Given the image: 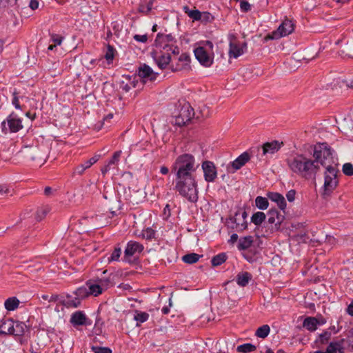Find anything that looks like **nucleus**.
<instances>
[{"label":"nucleus","mask_w":353,"mask_h":353,"mask_svg":"<svg viewBox=\"0 0 353 353\" xmlns=\"http://www.w3.org/2000/svg\"><path fill=\"white\" fill-rule=\"evenodd\" d=\"M199 165L194 157L190 154L179 156L172 167L176 175L175 190L189 201L195 203L198 200L196 172Z\"/></svg>","instance_id":"nucleus-1"},{"label":"nucleus","mask_w":353,"mask_h":353,"mask_svg":"<svg viewBox=\"0 0 353 353\" xmlns=\"http://www.w3.org/2000/svg\"><path fill=\"white\" fill-rule=\"evenodd\" d=\"M290 169L301 178L315 180L321 168L313 159L304 154H296L288 161Z\"/></svg>","instance_id":"nucleus-2"},{"label":"nucleus","mask_w":353,"mask_h":353,"mask_svg":"<svg viewBox=\"0 0 353 353\" xmlns=\"http://www.w3.org/2000/svg\"><path fill=\"white\" fill-rule=\"evenodd\" d=\"M313 158L320 168L321 165L327 169L338 165L335 152L327 143H319L314 145Z\"/></svg>","instance_id":"nucleus-3"},{"label":"nucleus","mask_w":353,"mask_h":353,"mask_svg":"<svg viewBox=\"0 0 353 353\" xmlns=\"http://www.w3.org/2000/svg\"><path fill=\"white\" fill-rule=\"evenodd\" d=\"M198 61L204 67H210L214 62V45L210 41H201L194 50Z\"/></svg>","instance_id":"nucleus-4"},{"label":"nucleus","mask_w":353,"mask_h":353,"mask_svg":"<svg viewBox=\"0 0 353 353\" xmlns=\"http://www.w3.org/2000/svg\"><path fill=\"white\" fill-rule=\"evenodd\" d=\"M247 216L248 214L245 210H238L234 216L227 219L226 225L229 228L237 232H241L248 228Z\"/></svg>","instance_id":"nucleus-5"},{"label":"nucleus","mask_w":353,"mask_h":353,"mask_svg":"<svg viewBox=\"0 0 353 353\" xmlns=\"http://www.w3.org/2000/svg\"><path fill=\"white\" fill-rule=\"evenodd\" d=\"M294 27L295 24L294 21L286 18L282 21L276 30L267 34L264 39L266 41L268 40H276L281 37L288 36L294 31Z\"/></svg>","instance_id":"nucleus-6"},{"label":"nucleus","mask_w":353,"mask_h":353,"mask_svg":"<svg viewBox=\"0 0 353 353\" xmlns=\"http://www.w3.org/2000/svg\"><path fill=\"white\" fill-rule=\"evenodd\" d=\"M338 169L336 167L325 169L324 173L323 197L328 196L338 185Z\"/></svg>","instance_id":"nucleus-7"},{"label":"nucleus","mask_w":353,"mask_h":353,"mask_svg":"<svg viewBox=\"0 0 353 353\" xmlns=\"http://www.w3.org/2000/svg\"><path fill=\"white\" fill-rule=\"evenodd\" d=\"M22 120L14 112L10 114L1 124V131L4 134L17 133L23 128Z\"/></svg>","instance_id":"nucleus-8"},{"label":"nucleus","mask_w":353,"mask_h":353,"mask_svg":"<svg viewBox=\"0 0 353 353\" xmlns=\"http://www.w3.org/2000/svg\"><path fill=\"white\" fill-rule=\"evenodd\" d=\"M194 115V109L190 103H184L179 111L178 114L172 119V124L181 127L191 121Z\"/></svg>","instance_id":"nucleus-9"},{"label":"nucleus","mask_w":353,"mask_h":353,"mask_svg":"<svg viewBox=\"0 0 353 353\" xmlns=\"http://www.w3.org/2000/svg\"><path fill=\"white\" fill-rule=\"evenodd\" d=\"M229 39L228 56L230 58L237 59L246 52L248 48L246 42L241 43L234 34H230Z\"/></svg>","instance_id":"nucleus-10"},{"label":"nucleus","mask_w":353,"mask_h":353,"mask_svg":"<svg viewBox=\"0 0 353 353\" xmlns=\"http://www.w3.org/2000/svg\"><path fill=\"white\" fill-rule=\"evenodd\" d=\"M138 76L142 79L143 83L148 81H154L156 80L157 73L154 72L153 70L148 65H141L137 70Z\"/></svg>","instance_id":"nucleus-11"},{"label":"nucleus","mask_w":353,"mask_h":353,"mask_svg":"<svg viewBox=\"0 0 353 353\" xmlns=\"http://www.w3.org/2000/svg\"><path fill=\"white\" fill-rule=\"evenodd\" d=\"M204 179L207 182H213L217 176V172L213 162L205 161L202 163Z\"/></svg>","instance_id":"nucleus-12"},{"label":"nucleus","mask_w":353,"mask_h":353,"mask_svg":"<svg viewBox=\"0 0 353 353\" xmlns=\"http://www.w3.org/2000/svg\"><path fill=\"white\" fill-rule=\"evenodd\" d=\"M70 322L74 327L79 325H90L92 321L87 318L83 311H77L74 312L70 317Z\"/></svg>","instance_id":"nucleus-13"},{"label":"nucleus","mask_w":353,"mask_h":353,"mask_svg":"<svg viewBox=\"0 0 353 353\" xmlns=\"http://www.w3.org/2000/svg\"><path fill=\"white\" fill-rule=\"evenodd\" d=\"M143 245L139 242L130 241L124 251V257L128 259L137 253H141L143 250Z\"/></svg>","instance_id":"nucleus-14"},{"label":"nucleus","mask_w":353,"mask_h":353,"mask_svg":"<svg viewBox=\"0 0 353 353\" xmlns=\"http://www.w3.org/2000/svg\"><path fill=\"white\" fill-rule=\"evenodd\" d=\"M174 41V37L171 34H164L158 33L155 39V45L157 47L165 50Z\"/></svg>","instance_id":"nucleus-15"},{"label":"nucleus","mask_w":353,"mask_h":353,"mask_svg":"<svg viewBox=\"0 0 353 353\" xmlns=\"http://www.w3.org/2000/svg\"><path fill=\"white\" fill-rule=\"evenodd\" d=\"M100 154H95L93 157L90 158L89 160L85 161L83 163H81L77 165L74 170V174L81 175L83 174L85 170L90 168L93 164L97 163L100 159Z\"/></svg>","instance_id":"nucleus-16"},{"label":"nucleus","mask_w":353,"mask_h":353,"mask_svg":"<svg viewBox=\"0 0 353 353\" xmlns=\"http://www.w3.org/2000/svg\"><path fill=\"white\" fill-rule=\"evenodd\" d=\"M268 223L274 224L275 228L278 229L283 221L284 216L281 214L276 209H271L268 212Z\"/></svg>","instance_id":"nucleus-17"},{"label":"nucleus","mask_w":353,"mask_h":353,"mask_svg":"<svg viewBox=\"0 0 353 353\" xmlns=\"http://www.w3.org/2000/svg\"><path fill=\"white\" fill-rule=\"evenodd\" d=\"M268 198L273 202H275L280 210L285 211L286 208V201L284 196L279 193L274 192H269L267 194Z\"/></svg>","instance_id":"nucleus-18"},{"label":"nucleus","mask_w":353,"mask_h":353,"mask_svg":"<svg viewBox=\"0 0 353 353\" xmlns=\"http://www.w3.org/2000/svg\"><path fill=\"white\" fill-rule=\"evenodd\" d=\"M250 159V156L248 152H245L242 153L231 163L232 168L234 170L232 172H234L235 171L242 168L247 162L249 161Z\"/></svg>","instance_id":"nucleus-19"},{"label":"nucleus","mask_w":353,"mask_h":353,"mask_svg":"<svg viewBox=\"0 0 353 353\" xmlns=\"http://www.w3.org/2000/svg\"><path fill=\"white\" fill-rule=\"evenodd\" d=\"M60 303L68 308H76L80 305L81 301H79V298L67 294L65 297L61 298Z\"/></svg>","instance_id":"nucleus-20"},{"label":"nucleus","mask_w":353,"mask_h":353,"mask_svg":"<svg viewBox=\"0 0 353 353\" xmlns=\"http://www.w3.org/2000/svg\"><path fill=\"white\" fill-rule=\"evenodd\" d=\"M283 143H279L278 141H273L272 142H267L263 145V154H274L281 148Z\"/></svg>","instance_id":"nucleus-21"},{"label":"nucleus","mask_w":353,"mask_h":353,"mask_svg":"<svg viewBox=\"0 0 353 353\" xmlns=\"http://www.w3.org/2000/svg\"><path fill=\"white\" fill-rule=\"evenodd\" d=\"M14 321L10 319H2L0 321V333L12 334Z\"/></svg>","instance_id":"nucleus-22"},{"label":"nucleus","mask_w":353,"mask_h":353,"mask_svg":"<svg viewBox=\"0 0 353 353\" xmlns=\"http://www.w3.org/2000/svg\"><path fill=\"white\" fill-rule=\"evenodd\" d=\"M154 59L161 69H165L171 61L170 52H163L159 57H154Z\"/></svg>","instance_id":"nucleus-23"},{"label":"nucleus","mask_w":353,"mask_h":353,"mask_svg":"<svg viewBox=\"0 0 353 353\" xmlns=\"http://www.w3.org/2000/svg\"><path fill=\"white\" fill-rule=\"evenodd\" d=\"M190 61V56L186 53H183L178 58V63L175 68L172 67V70L173 71H180L185 69L189 65Z\"/></svg>","instance_id":"nucleus-24"},{"label":"nucleus","mask_w":353,"mask_h":353,"mask_svg":"<svg viewBox=\"0 0 353 353\" xmlns=\"http://www.w3.org/2000/svg\"><path fill=\"white\" fill-rule=\"evenodd\" d=\"M30 158L41 166L46 162V155L39 149L34 148L32 150Z\"/></svg>","instance_id":"nucleus-25"},{"label":"nucleus","mask_w":353,"mask_h":353,"mask_svg":"<svg viewBox=\"0 0 353 353\" xmlns=\"http://www.w3.org/2000/svg\"><path fill=\"white\" fill-rule=\"evenodd\" d=\"M254 242L253 236H246L239 239L237 248L239 250H245L251 248Z\"/></svg>","instance_id":"nucleus-26"},{"label":"nucleus","mask_w":353,"mask_h":353,"mask_svg":"<svg viewBox=\"0 0 353 353\" xmlns=\"http://www.w3.org/2000/svg\"><path fill=\"white\" fill-rule=\"evenodd\" d=\"M252 279V274L248 272H241L236 276V283L241 287L246 286Z\"/></svg>","instance_id":"nucleus-27"},{"label":"nucleus","mask_w":353,"mask_h":353,"mask_svg":"<svg viewBox=\"0 0 353 353\" xmlns=\"http://www.w3.org/2000/svg\"><path fill=\"white\" fill-rule=\"evenodd\" d=\"M319 323V321L315 317L309 316L304 319L303 326L307 330L313 332L317 329V325Z\"/></svg>","instance_id":"nucleus-28"},{"label":"nucleus","mask_w":353,"mask_h":353,"mask_svg":"<svg viewBox=\"0 0 353 353\" xmlns=\"http://www.w3.org/2000/svg\"><path fill=\"white\" fill-rule=\"evenodd\" d=\"M19 304H20L19 300L15 296L10 297V298L7 299L4 302L5 308L8 311L15 310L17 308H18Z\"/></svg>","instance_id":"nucleus-29"},{"label":"nucleus","mask_w":353,"mask_h":353,"mask_svg":"<svg viewBox=\"0 0 353 353\" xmlns=\"http://www.w3.org/2000/svg\"><path fill=\"white\" fill-rule=\"evenodd\" d=\"M183 11L190 18L192 19L194 21H200L202 19V12L199 10H190L188 6H185L183 7Z\"/></svg>","instance_id":"nucleus-30"},{"label":"nucleus","mask_w":353,"mask_h":353,"mask_svg":"<svg viewBox=\"0 0 353 353\" xmlns=\"http://www.w3.org/2000/svg\"><path fill=\"white\" fill-rule=\"evenodd\" d=\"M86 285L88 286L89 295L92 294L97 296L103 292L102 287L98 283H92L90 281H88L86 283Z\"/></svg>","instance_id":"nucleus-31"},{"label":"nucleus","mask_w":353,"mask_h":353,"mask_svg":"<svg viewBox=\"0 0 353 353\" xmlns=\"http://www.w3.org/2000/svg\"><path fill=\"white\" fill-rule=\"evenodd\" d=\"M149 319V314L145 312L135 311L134 320L137 321V326H140L141 323L147 321Z\"/></svg>","instance_id":"nucleus-32"},{"label":"nucleus","mask_w":353,"mask_h":353,"mask_svg":"<svg viewBox=\"0 0 353 353\" xmlns=\"http://www.w3.org/2000/svg\"><path fill=\"white\" fill-rule=\"evenodd\" d=\"M266 218V215L264 212H256L254 213L251 217V222L255 225H260Z\"/></svg>","instance_id":"nucleus-33"},{"label":"nucleus","mask_w":353,"mask_h":353,"mask_svg":"<svg viewBox=\"0 0 353 353\" xmlns=\"http://www.w3.org/2000/svg\"><path fill=\"white\" fill-rule=\"evenodd\" d=\"M26 325L23 322L14 321L12 335L21 336L24 334Z\"/></svg>","instance_id":"nucleus-34"},{"label":"nucleus","mask_w":353,"mask_h":353,"mask_svg":"<svg viewBox=\"0 0 353 353\" xmlns=\"http://www.w3.org/2000/svg\"><path fill=\"white\" fill-rule=\"evenodd\" d=\"M268 198L263 197L261 196H258L255 199V205L259 209L262 210H265L268 208L269 202Z\"/></svg>","instance_id":"nucleus-35"},{"label":"nucleus","mask_w":353,"mask_h":353,"mask_svg":"<svg viewBox=\"0 0 353 353\" xmlns=\"http://www.w3.org/2000/svg\"><path fill=\"white\" fill-rule=\"evenodd\" d=\"M201 256L196 253H190L182 257V261L188 264H193L199 261Z\"/></svg>","instance_id":"nucleus-36"},{"label":"nucleus","mask_w":353,"mask_h":353,"mask_svg":"<svg viewBox=\"0 0 353 353\" xmlns=\"http://www.w3.org/2000/svg\"><path fill=\"white\" fill-rule=\"evenodd\" d=\"M327 353H343V350L339 343H330L326 349Z\"/></svg>","instance_id":"nucleus-37"},{"label":"nucleus","mask_w":353,"mask_h":353,"mask_svg":"<svg viewBox=\"0 0 353 353\" xmlns=\"http://www.w3.org/2000/svg\"><path fill=\"white\" fill-rule=\"evenodd\" d=\"M227 259V255L225 253H220L216 256H214L212 259V266H219L223 263Z\"/></svg>","instance_id":"nucleus-38"},{"label":"nucleus","mask_w":353,"mask_h":353,"mask_svg":"<svg viewBox=\"0 0 353 353\" xmlns=\"http://www.w3.org/2000/svg\"><path fill=\"white\" fill-rule=\"evenodd\" d=\"M256 349V346L252 343H244L237 347L236 350L239 352L242 353H250L255 351Z\"/></svg>","instance_id":"nucleus-39"},{"label":"nucleus","mask_w":353,"mask_h":353,"mask_svg":"<svg viewBox=\"0 0 353 353\" xmlns=\"http://www.w3.org/2000/svg\"><path fill=\"white\" fill-rule=\"evenodd\" d=\"M331 337V333L327 331H325L322 334H319V338L315 341L317 346L320 345L325 344L328 342Z\"/></svg>","instance_id":"nucleus-40"},{"label":"nucleus","mask_w":353,"mask_h":353,"mask_svg":"<svg viewBox=\"0 0 353 353\" xmlns=\"http://www.w3.org/2000/svg\"><path fill=\"white\" fill-rule=\"evenodd\" d=\"M121 153H122L121 150L115 152L113 154L111 159L108 162L107 164L110 165V167L112 169L116 168V166L117 165V164L119 163V162L120 161V157H121Z\"/></svg>","instance_id":"nucleus-41"},{"label":"nucleus","mask_w":353,"mask_h":353,"mask_svg":"<svg viewBox=\"0 0 353 353\" xmlns=\"http://www.w3.org/2000/svg\"><path fill=\"white\" fill-rule=\"evenodd\" d=\"M270 328L268 325H263L259 327L256 331V335L259 337L264 339L267 337L270 333Z\"/></svg>","instance_id":"nucleus-42"},{"label":"nucleus","mask_w":353,"mask_h":353,"mask_svg":"<svg viewBox=\"0 0 353 353\" xmlns=\"http://www.w3.org/2000/svg\"><path fill=\"white\" fill-rule=\"evenodd\" d=\"M75 296L79 298V301L89 296L88 289L83 286L77 288L74 292Z\"/></svg>","instance_id":"nucleus-43"},{"label":"nucleus","mask_w":353,"mask_h":353,"mask_svg":"<svg viewBox=\"0 0 353 353\" xmlns=\"http://www.w3.org/2000/svg\"><path fill=\"white\" fill-rule=\"evenodd\" d=\"M121 254V248L119 246L115 247L114 250L110 254V256L108 257V262L112 261H118L119 260V258Z\"/></svg>","instance_id":"nucleus-44"},{"label":"nucleus","mask_w":353,"mask_h":353,"mask_svg":"<svg viewBox=\"0 0 353 353\" xmlns=\"http://www.w3.org/2000/svg\"><path fill=\"white\" fill-rule=\"evenodd\" d=\"M153 8V0H149L148 3L145 4L142 3L140 5L139 10L141 12H143L145 14H148Z\"/></svg>","instance_id":"nucleus-45"},{"label":"nucleus","mask_w":353,"mask_h":353,"mask_svg":"<svg viewBox=\"0 0 353 353\" xmlns=\"http://www.w3.org/2000/svg\"><path fill=\"white\" fill-rule=\"evenodd\" d=\"M114 52H115L114 48L112 46L108 45L107 50L105 52L104 57L108 61V63L112 62V60L114 59Z\"/></svg>","instance_id":"nucleus-46"},{"label":"nucleus","mask_w":353,"mask_h":353,"mask_svg":"<svg viewBox=\"0 0 353 353\" xmlns=\"http://www.w3.org/2000/svg\"><path fill=\"white\" fill-rule=\"evenodd\" d=\"M142 236L147 240H151L155 236V231L150 228H148L143 230Z\"/></svg>","instance_id":"nucleus-47"},{"label":"nucleus","mask_w":353,"mask_h":353,"mask_svg":"<svg viewBox=\"0 0 353 353\" xmlns=\"http://www.w3.org/2000/svg\"><path fill=\"white\" fill-rule=\"evenodd\" d=\"M91 350L94 353H112V350L108 347L92 345Z\"/></svg>","instance_id":"nucleus-48"},{"label":"nucleus","mask_w":353,"mask_h":353,"mask_svg":"<svg viewBox=\"0 0 353 353\" xmlns=\"http://www.w3.org/2000/svg\"><path fill=\"white\" fill-rule=\"evenodd\" d=\"M343 172L347 176L353 175V165L350 163H346L343 165Z\"/></svg>","instance_id":"nucleus-49"},{"label":"nucleus","mask_w":353,"mask_h":353,"mask_svg":"<svg viewBox=\"0 0 353 353\" xmlns=\"http://www.w3.org/2000/svg\"><path fill=\"white\" fill-rule=\"evenodd\" d=\"M48 212V208H41L38 210L36 213V219L39 221H41L46 216Z\"/></svg>","instance_id":"nucleus-50"},{"label":"nucleus","mask_w":353,"mask_h":353,"mask_svg":"<svg viewBox=\"0 0 353 353\" xmlns=\"http://www.w3.org/2000/svg\"><path fill=\"white\" fill-rule=\"evenodd\" d=\"M132 87H135V85L131 81H129L128 83L121 81L120 83V88L125 92H129Z\"/></svg>","instance_id":"nucleus-51"},{"label":"nucleus","mask_w":353,"mask_h":353,"mask_svg":"<svg viewBox=\"0 0 353 353\" xmlns=\"http://www.w3.org/2000/svg\"><path fill=\"white\" fill-rule=\"evenodd\" d=\"M169 47H168L167 49L164 50L166 52H171L172 54H179V48L176 46H174L172 43H170L169 46Z\"/></svg>","instance_id":"nucleus-52"},{"label":"nucleus","mask_w":353,"mask_h":353,"mask_svg":"<svg viewBox=\"0 0 353 353\" xmlns=\"http://www.w3.org/2000/svg\"><path fill=\"white\" fill-rule=\"evenodd\" d=\"M240 9L243 12H247L251 10L250 4L246 1H241L240 2Z\"/></svg>","instance_id":"nucleus-53"},{"label":"nucleus","mask_w":353,"mask_h":353,"mask_svg":"<svg viewBox=\"0 0 353 353\" xmlns=\"http://www.w3.org/2000/svg\"><path fill=\"white\" fill-rule=\"evenodd\" d=\"M99 285H101L103 291L106 290L110 283V279H100L97 281Z\"/></svg>","instance_id":"nucleus-54"},{"label":"nucleus","mask_w":353,"mask_h":353,"mask_svg":"<svg viewBox=\"0 0 353 353\" xmlns=\"http://www.w3.org/2000/svg\"><path fill=\"white\" fill-rule=\"evenodd\" d=\"M296 192L295 190H290L286 194V198L289 202H293L295 200Z\"/></svg>","instance_id":"nucleus-55"},{"label":"nucleus","mask_w":353,"mask_h":353,"mask_svg":"<svg viewBox=\"0 0 353 353\" xmlns=\"http://www.w3.org/2000/svg\"><path fill=\"white\" fill-rule=\"evenodd\" d=\"M51 39H52V42L54 43V45L57 46V45H61V43L63 41V37L58 34H52L51 35Z\"/></svg>","instance_id":"nucleus-56"},{"label":"nucleus","mask_w":353,"mask_h":353,"mask_svg":"<svg viewBox=\"0 0 353 353\" xmlns=\"http://www.w3.org/2000/svg\"><path fill=\"white\" fill-rule=\"evenodd\" d=\"M12 103L16 109H19V110L21 109V105L19 104V98L17 97V94L16 92H13V98L12 100Z\"/></svg>","instance_id":"nucleus-57"},{"label":"nucleus","mask_w":353,"mask_h":353,"mask_svg":"<svg viewBox=\"0 0 353 353\" xmlns=\"http://www.w3.org/2000/svg\"><path fill=\"white\" fill-rule=\"evenodd\" d=\"M17 0H0V3L4 6H13L17 5Z\"/></svg>","instance_id":"nucleus-58"},{"label":"nucleus","mask_w":353,"mask_h":353,"mask_svg":"<svg viewBox=\"0 0 353 353\" xmlns=\"http://www.w3.org/2000/svg\"><path fill=\"white\" fill-rule=\"evenodd\" d=\"M133 38L137 41L141 42V43H145L148 40V37L146 34H143V35L135 34Z\"/></svg>","instance_id":"nucleus-59"},{"label":"nucleus","mask_w":353,"mask_h":353,"mask_svg":"<svg viewBox=\"0 0 353 353\" xmlns=\"http://www.w3.org/2000/svg\"><path fill=\"white\" fill-rule=\"evenodd\" d=\"M347 337L349 344L353 347V327L348 331Z\"/></svg>","instance_id":"nucleus-60"},{"label":"nucleus","mask_w":353,"mask_h":353,"mask_svg":"<svg viewBox=\"0 0 353 353\" xmlns=\"http://www.w3.org/2000/svg\"><path fill=\"white\" fill-rule=\"evenodd\" d=\"M10 193L9 188L6 185H0V195L8 194Z\"/></svg>","instance_id":"nucleus-61"},{"label":"nucleus","mask_w":353,"mask_h":353,"mask_svg":"<svg viewBox=\"0 0 353 353\" xmlns=\"http://www.w3.org/2000/svg\"><path fill=\"white\" fill-rule=\"evenodd\" d=\"M29 6L32 10H34L39 8V1L37 0H30Z\"/></svg>","instance_id":"nucleus-62"},{"label":"nucleus","mask_w":353,"mask_h":353,"mask_svg":"<svg viewBox=\"0 0 353 353\" xmlns=\"http://www.w3.org/2000/svg\"><path fill=\"white\" fill-rule=\"evenodd\" d=\"M239 236L237 234L234 233L231 235L230 239L228 241L229 243L234 244L238 241Z\"/></svg>","instance_id":"nucleus-63"},{"label":"nucleus","mask_w":353,"mask_h":353,"mask_svg":"<svg viewBox=\"0 0 353 353\" xmlns=\"http://www.w3.org/2000/svg\"><path fill=\"white\" fill-rule=\"evenodd\" d=\"M347 312L353 316V300L347 307Z\"/></svg>","instance_id":"nucleus-64"}]
</instances>
